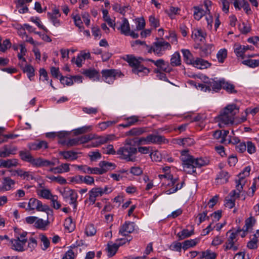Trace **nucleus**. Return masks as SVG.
Wrapping results in <instances>:
<instances>
[{"label": "nucleus", "mask_w": 259, "mask_h": 259, "mask_svg": "<svg viewBox=\"0 0 259 259\" xmlns=\"http://www.w3.org/2000/svg\"><path fill=\"white\" fill-rule=\"evenodd\" d=\"M135 22L136 23V29L137 30L142 29L145 27V22L143 17L136 18Z\"/></svg>", "instance_id": "nucleus-61"}, {"label": "nucleus", "mask_w": 259, "mask_h": 259, "mask_svg": "<svg viewBox=\"0 0 259 259\" xmlns=\"http://www.w3.org/2000/svg\"><path fill=\"white\" fill-rule=\"evenodd\" d=\"M89 198L86 200L89 203V205H93L95 204L96 199L99 197H101L103 195L102 191L100 190V187H95L92 188L89 192Z\"/></svg>", "instance_id": "nucleus-19"}, {"label": "nucleus", "mask_w": 259, "mask_h": 259, "mask_svg": "<svg viewBox=\"0 0 259 259\" xmlns=\"http://www.w3.org/2000/svg\"><path fill=\"white\" fill-rule=\"evenodd\" d=\"M90 57V53L89 52H81L78 54L76 57L72 58V62H74L78 67L82 66L85 59Z\"/></svg>", "instance_id": "nucleus-21"}, {"label": "nucleus", "mask_w": 259, "mask_h": 259, "mask_svg": "<svg viewBox=\"0 0 259 259\" xmlns=\"http://www.w3.org/2000/svg\"><path fill=\"white\" fill-rule=\"evenodd\" d=\"M19 65L23 71L27 74L30 80H32L34 76V69L32 66L26 63H21Z\"/></svg>", "instance_id": "nucleus-27"}, {"label": "nucleus", "mask_w": 259, "mask_h": 259, "mask_svg": "<svg viewBox=\"0 0 259 259\" xmlns=\"http://www.w3.org/2000/svg\"><path fill=\"white\" fill-rule=\"evenodd\" d=\"M228 52L227 49L223 48L220 49L217 54L218 61L220 63L224 62L227 57Z\"/></svg>", "instance_id": "nucleus-48"}, {"label": "nucleus", "mask_w": 259, "mask_h": 259, "mask_svg": "<svg viewBox=\"0 0 259 259\" xmlns=\"http://www.w3.org/2000/svg\"><path fill=\"white\" fill-rule=\"evenodd\" d=\"M134 140V143L137 146L152 144H161L167 142L164 137L155 134H149L146 137H141Z\"/></svg>", "instance_id": "nucleus-8"}, {"label": "nucleus", "mask_w": 259, "mask_h": 259, "mask_svg": "<svg viewBox=\"0 0 259 259\" xmlns=\"http://www.w3.org/2000/svg\"><path fill=\"white\" fill-rule=\"evenodd\" d=\"M27 235V232L15 229L14 230V238L10 240L11 248L18 252H23L26 250Z\"/></svg>", "instance_id": "nucleus-7"}, {"label": "nucleus", "mask_w": 259, "mask_h": 259, "mask_svg": "<svg viewBox=\"0 0 259 259\" xmlns=\"http://www.w3.org/2000/svg\"><path fill=\"white\" fill-rule=\"evenodd\" d=\"M147 48L149 53L153 52L156 56L160 57L166 50H170L171 47L169 42L161 40L153 42L151 46H147Z\"/></svg>", "instance_id": "nucleus-11"}, {"label": "nucleus", "mask_w": 259, "mask_h": 259, "mask_svg": "<svg viewBox=\"0 0 259 259\" xmlns=\"http://www.w3.org/2000/svg\"><path fill=\"white\" fill-rule=\"evenodd\" d=\"M169 248L173 251L181 252L183 249V244L181 242L175 241L171 244Z\"/></svg>", "instance_id": "nucleus-62"}, {"label": "nucleus", "mask_w": 259, "mask_h": 259, "mask_svg": "<svg viewBox=\"0 0 259 259\" xmlns=\"http://www.w3.org/2000/svg\"><path fill=\"white\" fill-rule=\"evenodd\" d=\"M39 238L42 243L43 246L42 247L43 250L47 249L50 245V241L48 238L43 234L39 235Z\"/></svg>", "instance_id": "nucleus-60"}, {"label": "nucleus", "mask_w": 259, "mask_h": 259, "mask_svg": "<svg viewBox=\"0 0 259 259\" xmlns=\"http://www.w3.org/2000/svg\"><path fill=\"white\" fill-rule=\"evenodd\" d=\"M211 6V2L207 1L205 2L204 6L201 8L195 7L194 8L195 11H194V15L198 16H204L210 15V10L209 6Z\"/></svg>", "instance_id": "nucleus-18"}, {"label": "nucleus", "mask_w": 259, "mask_h": 259, "mask_svg": "<svg viewBox=\"0 0 259 259\" xmlns=\"http://www.w3.org/2000/svg\"><path fill=\"white\" fill-rule=\"evenodd\" d=\"M147 132L146 127H134L126 132V135L130 136H139Z\"/></svg>", "instance_id": "nucleus-33"}, {"label": "nucleus", "mask_w": 259, "mask_h": 259, "mask_svg": "<svg viewBox=\"0 0 259 259\" xmlns=\"http://www.w3.org/2000/svg\"><path fill=\"white\" fill-rule=\"evenodd\" d=\"M229 133V132L227 130H218L213 132V136L219 142L225 143L227 141V137Z\"/></svg>", "instance_id": "nucleus-22"}, {"label": "nucleus", "mask_w": 259, "mask_h": 259, "mask_svg": "<svg viewBox=\"0 0 259 259\" xmlns=\"http://www.w3.org/2000/svg\"><path fill=\"white\" fill-rule=\"evenodd\" d=\"M99 165L101 167L103 174L105 173L108 170L114 169L116 167L115 164L105 161H100Z\"/></svg>", "instance_id": "nucleus-38"}, {"label": "nucleus", "mask_w": 259, "mask_h": 259, "mask_svg": "<svg viewBox=\"0 0 259 259\" xmlns=\"http://www.w3.org/2000/svg\"><path fill=\"white\" fill-rule=\"evenodd\" d=\"M114 139L115 136L113 135H106L102 136H97L95 135V139L93 140L92 147H96Z\"/></svg>", "instance_id": "nucleus-15"}, {"label": "nucleus", "mask_w": 259, "mask_h": 259, "mask_svg": "<svg viewBox=\"0 0 259 259\" xmlns=\"http://www.w3.org/2000/svg\"><path fill=\"white\" fill-rule=\"evenodd\" d=\"M17 163V161L16 159L1 160L0 167L9 168L12 166H16Z\"/></svg>", "instance_id": "nucleus-46"}, {"label": "nucleus", "mask_w": 259, "mask_h": 259, "mask_svg": "<svg viewBox=\"0 0 259 259\" xmlns=\"http://www.w3.org/2000/svg\"><path fill=\"white\" fill-rule=\"evenodd\" d=\"M48 217L49 216H48V219L47 220H44L42 219L37 217V219L34 226L37 229L46 230L50 224Z\"/></svg>", "instance_id": "nucleus-35"}, {"label": "nucleus", "mask_w": 259, "mask_h": 259, "mask_svg": "<svg viewBox=\"0 0 259 259\" xmlns=\"http://www.w3.org/2000/svg\"><path fill=\"white\" fill-rule=\"evenodd\" d=\"M228 173L227 171H222L219 174L218 177L217 178L218 183H226L228 181Z\"/></svg>", "instance_id": "nucleus-57"}, {"label": "nucleus", "mask_w": 259, "mask_h": 259, "mask_svg": "<svg viewBox=\"0 0 259 259\" xmlns=\"http://www.w3.org/2000/svg\"><path fill=\"white\" fill-rule=\"evenodd\" d=\"M21 158L25 161L30 163L34 166L36 158H34L28 151H21L19 152Z\"/></svg>", "instance_id": "nucleus-36"}, {"label": "nucleus", "mask_w": 259, "mask_h": 259, "mask_svg": "<svg viewBox=\"0 0 259 259\" xmlns=\"http://www.w3.org/2000/svg\"><path fill=\"white\" fill-rule=\"evenodd\" d=\"M132 71L134 73L137 74L139 76H143L147 75L149 73L150 70L148 68L140 64L136 68L132 69Z\"/></svg>", "instance_id": "nucleus-37"}, {"label": "nucleus", "mask_w": 259, "mask_h": 259, "mask_svg": "<svg viewBox=\"0 0 259 259\" xmlns=\"http://www.w3.org/2000/svg\"><path fill=\"white\" fill-rule=\"evenodd\" d=\"M35 210L38 211L45 212L48 216L53 215V211L48 205L42 204L40 200L35 198H31L29 199L27 203L26 211L34 212Z\"/></svg>", "instance_id": "nucleus-10"}, {"label": "nucleus", "mask_w": 259, "mask_h": 259, "mask_svg": "<svg viewBox=\"0 0 259 259\" xmlns=\"http://www.w3.org/2000/svg\"><path fill=\"white\" fill-rule=\"evenodd\" d=\"M158 177L162 182V187L164 189V193L170 195L176 192L183 187L184 182L179 183L178 178H174L167 174L159 175Z\"/></svg>", "instance_id": "nucleus-4"}, {"label": "nucleus", "mask_w": 259, "mask_h": 259, "mask_svg": "<svg viewBox=\"0 0 259 259\" xmlns=\"http://www.w3.org/2000/svg\"><path fill=\"white\" fill-rule=\"evenodd\" d=\"M60 154L64 159L69 161L74 160L78 158V153L73 151H61Z\"/></svg>", "instance_id": "nucleus-34"}, {"label": "nucleus", "mask_w": 259, "mask_h": 259, "mask_svg": "<svg viewBox=\"0 0 259 259\" xmlns=\"http://www.w3.org/2000/svg\"><path fill=\"white\" fill-rule=\"evenodd\" d=\"M28 147L32 150H37L40 149H47L48 147V143L45 141H38L28 144Z\"/></svg>", "instance_id": "nucleus-31"}, {"label": "nucleus", "mask_w": 259, "mask_h": 259, "mask_svg": "<svg viewBox=\"0 0 259 259\" xmlns=\"http://www.w3.org/2000/svg\"><path fill=\"white\" fill-rule=\"evenodd\" d=\"M191 65L200 69H204L209 67L211 64L207 61L199 58H196L194 59Z\"/></svg>", "instance_id": "nucleus-25"}, {"label": "nucleus", "mask_w": 259, "mask_h": 259, "mask_svg": "<svg viewBox=\"0 0 259 259\" xmlns=\"http://www.w3.org/2000/svg\"><path fill=\"white\" fill-rule=\"evenodd\" d=\"M135 226L133 222H125L120 228L119 233L121 235L126 236L135 230Z\"/></svg>", "instance_id": "nucleus-20"}, {"label": "nucleus", "mask_w": 259, "mask_h": 259, "mask_svg": "<svg viewBox=\"0 0 259 259\" xmlns=\"http://www.w3.org/2000/svg\"><path fill=\"white\" fill-rule=\"evenodd\" d=\"M222 88L229 93H236V91L234 89V85L230 82L223 81Z\"/></svg>", "instance_id": "nucleus-58"}, {"label": "nucleus", "mask_w": 259, "mask_h": 259, "mask_svg": "<svg viewBox=\"0 0 259 259\" xmlns=\"http://www.w3.org/2000/svg\"><path fill=\"white\" fill-rule=\"evenodd\" d=\"M217 254L210 250H207L201 253V259H215Z\"/></svg>", "instance_id": "nucleus-53"}, {"label": "nucleus", "mask_w": 259, "mask_h": 259, "mask_svg": "<svg viewBox=\"0 0 259 259\" xmlns=\"http://www.w3.org/2000/svg\"><path fill=\"white\" fill-rule=\"evenodd\" d=\"M133 142H134V139H126L124 146L117 151V154L119 155L121 158L128 161L132 160L131 157L137 152V148L132 145Z\"/></svg>", "instance_id": "nucleus-9"}, {"label": "nucleus", "mask_w": 259, "mask_h": 259, "mask_svg": "<svg viewBox=\"0 0 259 259\" xmlns=\"http://www.w3.org/2000/svg\"><path fill=\"white\" fill-rule=\"evenodd\" d=\"M228 238L226 243V249H232L236 251L238 249V246L235 245L237 241V232L234 231L230 230L227 232Z\"/></svg>", "instance_id": "nucleus-14"}, {"label": "nucleus", "mask_w": 259, "mask_h": 259, "mask_svg": "<svg viewBox=\"0 0 259 259\" xmlns=\"http://www.w3.org/2000/svg\"><path fill=\"white\" fill-rule=\"evenodd\" d=\"M180 158L182 161L184 171L188 174L195 172L196 168H199L207 164L206 160L202 158H194L186 150L181 152Z\"/></svg>", "instance_id": "nucleus-2"}, {"label": "nucleus", "mask_w": 259, "mask_h": 259, "mask_svg": "<svg viewBox=\"0 0 259 259\" xmlns=\"http://www.w3.org/2000/svg\"><path fill=\"white\" fill-rule=\"evenodd\" d=\"M82 176L80 175H76L68 178V183L72 185L82 184Z\"/></svg>", "instance_id": "nucleus-52"}, {"label": "nucleus", "mask_w": 259, "mask_h": 259, "mask_svg": "<svg viewBox=\"0 0 259 259\" xmlns=\"http://www.w3.org/2000/svg\"><path fill=\"white\" fill-rule=\"evenodd\" d=\"M118 248V245L115 243H113L112 242H108L106 247L107 256L108 257H112L114 256L117 252Z\"/></svg>", "instance_id": "nucleus-30"}, {"label": "nucleus", "mask_w": 259, "mask_h": 259, "mask_svg": "<svg viewBox=\"0 0 259 259\" xmlns=\"http://www.w3.org/2000/svg\"><path fill=\"white\" fill-rule=\"evenodd\" d=\"M40 188H38L36 190L37 195L42 198L50 200L54 195L51 193V191L48 188L42 187L40 184Z\"/></svg>", "instance_id": "nucleus-23"}, {"label": "nucleus", "mask_w": 259, "mask_h": 259, "mask_svg": "<svg viewBox=\"0 0 259 259\" xmlns=\"http://www.w3.org/2000/svg\"><path fill=\"white\" fill-rule=\"evenodd\" d=\"M181 56L178 52H176L171 56L170 59V64L173 66H179L181 64Z\"/></svg>", "instance_id": "nucleus-49"}, {"label": "nucleus", "mask_w": 259, "mask_h": 259, "mask_svg": "<svg viewBox=\"0 0 259 259\" xmlns=\"http://www.w3.org/2000/svg\"><path fill=\"white\" fill-rule=\"evenodd\" d=\"M60 80L61 83L68 86L72 85L73 84L72 77L61 76Z\"/></svg>", "instance_id": "nucleus-63"}, {"label": "nucleus", "mask_w": 259, "mask_h": 259, "mask_svg": "<svg viewBox=\"0 0 259 259\" xmlns=\"http://www.w3.org/2000/svg\"><path fill=\"white\" fill-rule=\"evenodd\" d=\"M15 183V181L10 177H4L3 178L0 185V191L5 192L13 189Z\"/></svg>", "instance_id": "nucleus-17"}, {"label": "nucleus", "mask_w": 259, "mask_h": 259, "mask_svg": "<svg viewBox=\"0 0 259 259\" xmlns=\"http://www.w3.org/2000/svg\"><path fill=\"white\" fill-rule=\"evenodd\" d=\"M181 52L185 62L188 64L191 65L195 58L190 51L188 49H182Z\"/></svg>", "instance_id": "nucleus-41"}, {"label": "nucleus", "mask_w": 259, "mask_h": 259, "mask_svg": "<svg viewBox=\"0 0 259 259\" xmlns=\"http://www.w3.org/2000/svg\"><path fill=\"white\" fill-rule=\"evenodd\" d=\"M244 45H241L239 44H235L234 45V53L238 57L242 59L244 58V53L246 52L244 49Z\"/></svg>", "instance_id": "nucleus-42"}, {"label": "nucleus", "mask_w": 259, "mask_h": 259, "mask_svg": "<svg viewBox=\"0 0 259 259\" xmlns=\"http://www.w3.org/2000/svg\"><path fill=\"white\" fill-rule=\"evenodd\" d=\"M206 33L201 29H195L192 31V38L196 42L203 41L206 37Z\"/></svg>", "instance_id": "nucleus-28"}, {"label": "nucleus", "mask_w": 259, "mask_h": 259, "mask_svg": "<svg viewBox=\"0 0 259 259\" xmlns=\"http://www.w3.org/2000/svg\"><path fill=\"white\" fill-rule=\"evenodd\" d=\"M197 243L198 240L197 239L186 240L182 243L183 249L186 250L190 247L195 246Z\"/></svg>", "instance_id": "nucleus-50"}, {"label": "nucleus", "mask_w": 259, "mask_h": 259, "mask_svg": "<svg viewBox=\"0 0 259 259\" xmlns=\"http://www.w3.org/2000/svg\"><path fill=\"white\" fill-rule=\"evenodd\" d=\"M96 229L92 224H88L86 226L85 233L88 236H92L95 235Z\"/></svg>", "instance_id": "nucleus-59"}, {"label": "nucleus", "mask_w": 259, "mask_h": 259, "mask_svg": "<svg viewBox=\"0 0 259 259\" xmlns=\"http://www.w3.org/2000/svg\"><path fill=\"white\" fill-rule=\"evenodd\" d=\"M202 56H207L210 55L214 50V47L212 44H204L200 48Z\"/></svg>", "instance_id": "nucleus-39"}, {"label": "nucleus", "mask_w": 259, "mask_h": 259, "mask_svg": "<svg viewBox=\"0 0 259 259\" xmlns=\"http://www.w3.org/2000/svg\"><path fill=\"white\" fill-rule=\"evenodd\" d=\"M27 245H26V250L28 249L30 251H32L37 245L36 239L32 236L27 237Z\"/></svg>", "instance_id": "nucleus-43"}, {"label": "nucleus", "mask_w": 259, "mask_h": 259, "mask_svg": "<svg viewBox=\"0 0 259 259\" xmlns=\"http://www.w3.org/2000/svg\"><path fill=\"white\" fill-rule=\"evenodd\" d=\"M27 52V49L23 44H20V52L18 53L17 57L19 60V64L21 63H26V60L24 58Z\"/></svg>", "instance_id": "nucleus-44"}, {"label": "nucleus", "mask_w": 259, "mask_h": 259, "mask_svg": "<svg viewBox=\"0 0 259 259\" xmlns=\"http://www.w3.org/2000/svg\"><path fill=\"white\" fill-rule=\"evenodd\" d=\"M250 167H245L243 171L238 176V179L236 180V189L230 192V198H226L225 205L226 207L232 208L235 205L236 198L240 197L242 193L243 187L246 183L245 178L249 175Z\"/></svg>", "instance_id": "nucleus-1"}, {"label": "nucleus", "mask_w": 259, "mask_h": 259, "mask_svg": "<svg viewBox=\"0 0 259 259\" xmlns=\"http://www.w3.org/2000/svg\"><path fill=\"white\" fill-rule=\"evenodd\" d=\"M239 108L234 104L227 105L218 117L219 125L224 127L225 125L233 123L235 115L238 113Z\"/></svg>", "instance_id": "nucleus-5"}, {"label": "nucleus", "mask_w": 259, "mask_h": 259, "mask_svg": "<svg viewBox=\"0 0 259 259\" xmlns=\"http://www.w3.org/2000/svg\"><path fill=\"white\" fill-rule=\"evenodd\" d=\"M84 74L93 81H99L100 78L99 72L94 69H90L84 72Z\"/></svg>", "instance_id": "nucleus-32"}, {"label": "nucleus", "mask_w": 259, "mask_h": 259, "mask_svg": "<svg viewBox=\"0 0 259 259\" xmlns=\"http://www.w3.org/2000/svg\"><path fill=\"white\" fill-rule=\"evenodd\" d=\"M239 28L242 33H247L250 31L251 26L247 23L242 22L239 24Z\"/></svg>", "instance_id": "nucleus-64"}, {"label": "nucleus", "mask_w": 259, "mask_h": 259, "mask_svg": "<svg viewBox=\"0 0 259 259\" xmlns=\"http://www.w3.org/2000/svg\"><path fill=\"white\" fill-rule=\"evenodd\" d=\"M103 80L108 83L112 84L117 78L122 76L120 71L116 69H103L101 72Z\"/></svg>", "instance_id": "nucleus-13"}, {"label": "nucleus", "mask_w": 259, "mask_h": 259, "mask_svg": "<svg viewBox=\"0 0 259 259\" xmlns=\"http://www.w3.org/2000/svg\"><path fill=\"white\" fill-rule=\"evenodd\" d=\"M127 175V170L122 169L117 171L115 174H111L110 177L116 181H119L124 178L126 177Z\"/></svg>", "instance_id": "nucleus-40"}, {"label": "nucleus", "mask_w": 259, "mask_h": 259, "mask_svg": "<svg viewBox=\"0 0 259 259\" xmlns=\"http://www.w3.org/2000/svg\"><path fill=\"white\" fill-rule=\"evenodd\" d=\"M104 20L109 26L113 29L115 27L122 34L126 36H130L133 38H137L139 36L138 33L131 30L130 25L128 20L124 17H121L115 22L114 17H104Z\"/></svg>", "instance_id": "nucleus-3"}, {"label": "nucleus", "mask_w": 259, "mask_h": 259, "mask_svg": "<svg viewBox=\"0 0 259 259\" xmlns=\"http://www.w3.org/2000/svg\"><path fill=\"white\" fill-rule=\"evenodd\" d=\"M194 234L193 229L189 230L188 229H183L182 231L177 234V236L179 240H183L185 238L190 237Z\"/></svg>", "instance_id": "nucleus-47"}, {"label": "nucleus", "mask_w": 259, "mask_h": 259, "mask_svg": "<svg viewBox=\"0 0 259 259\" xmlns=\"http://www.w3.org/2000/svg\"><path fill=\"white\" fill-rule=\"evenodd\" d=\"M63 199L73 205V208L76 209L77 205V193L73 190L69 188H64L60 191Z\"/></svg>", "instance_id": "nucleus-12"}, {"label": "nucleus", "mask_w": 259, "mask_h": 259, "mask_svg": "<svg viewBox=\"0 0 259 259\" xmlns=\"http://www.w3.org/2000/svg\"><path fill=\"white\" fill-rule=\"evenodd\" d=\"M55 165V163L53 161L39 157L36 158L34 166L36 167H50Z\"/></svg>", "instance_id": "nucleus-29"}, {"label": "nucleus", "mask_w": 259, "mask_h": 259, "mask_svg": "<svg viewBox=\"0 0 259 259\" xmlns=\"http://www.w3.org/2000/svg\"><path fill=\"white\" fill-rule=\"evenodd\" d=\"M177 143L183 146H190L194 144V140L190 138H186L178 140Z\"/></svg>", "instance_id": "nucleus-55"}, {"label": "nucleus", "mask_w": 259, "mask_h": 259, "mask_svg": "<svg viewBox=\"0 0 259 259\" xmlns=\"http://www.w3.org/2000/svg\"><path fill=\"white\" fill-rule=\"evenodd\" d=\"M64 225L65 229L68 230L69 232H71L74 230L75 224L70 217L65 219Z\"/></svg>", "instance_id": "nucleus-54"}, {"label": "nucleus", "mask_w": 259, "mask_h": 259, "mask_svg": "<svg viewBox=\"0 0 259 259\" xmlns=\"http://www.w3.org/2000/svg\"><path fill=\"white\" fill-rule=\"evenodd\" d=\"M255 221V219L252 217H250L246 219L245 221V225L243 227L245 231L250 232L252 230V227L254 226Z\"/></svg>", "instance_id": "nucleus-45"}, {"label": "nucleus", "mask_w": 259, "mask_h": 259, "mask_svg": "<svg viewBox=\"0 0 259 259\" xmlns=\"http://www.w3.org/2000/svg\"><path fill=\"white\" fill-rule=\"evenodd\" d=\"M124 60L134 69L138 67L141 63L143 59L141 58H136L133 55H127L124 57Z\"/></svg>", "instance_id": "nucleus-26"}, {"label": "nucleus", "mask_w": 259, "mask_h": 259, "mask_svg": "<svg viewBox=\"0 0 259 259\" xmlns=\"http://www.w3.org/2000/svg\"><path fill=\"white\" fill-rule=\"evenodd\" d=\"M242 64L251 68H255L259 66V60L247 59L242 61Z\"/></svg>", "instance_id": "nucleus-56"}, {"label": "nucleus", "mask_w": 259, "mask_h": 259, "mask_svg": "<svg viewBox=\"0 0 259 259\" xmlns=\"http://www.w3.org/2000/svg\"><path fill=\"white\" fill-rule=\"evenodd\" d=\"M195 78H199L201 80L204 84H199L198 88L200 91L203 92H218L222 88L223 80L217 79L208 78L204 75L199 74L193 75Z\"/></svg>", "instance_id": "nucleus-6"}, {"label": "nucleus", "mask_w": 259, "mask_h": 259, "mask_svg": "<svg viewBox=\"0 0 259 259\" xmlns=\"http://www.w3.org/2000/svg\"><path fill=\"white\" fill-rule=\"evenodd\" d=\"M69 166L70 164L68 163H62L57 167H51L48 171L55 174L67 172L70 170Z\"/></svg>", "instance_id": "nucleus-24"}, {"label": "nucleus", "mask_w": 259, "mask_h": 259, "mask_svg": "<svg viewBox=\"0 0 259 259\" xmlns=\"http://www.w3.org/2000/svg\"><path fill=\"white\" fill-rule=\"evenodd\" d=\"M148 61L153 63L157 67L156 70H160V71L166 73H170L172 70V68L169 66L168 62L165 61L162 59H159L157 60L149 59Z\"/></svg>", "instance_id": "nucleus-16"}, {"label": "nucleus", "mask_w": 259, "mask_h": 259, "mask_svg": "<svg viewBox=\"0 0 259 259\" xmlns=\"http://www.w3.org/2000/svg\"><path fill=\"white\" fill-rule=\"evenodd\" d=\"M47 178L50 180L52 182H56L61 185H64L67 183L66 180L62 176H47Z\"/></svg>", "instance_id": "nucleus-51"}]
</instances>
